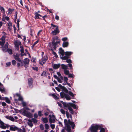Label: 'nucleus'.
Masks as SVG:
<instances>
[{
	"mask_svg": "<svg viewBox=\"0 0 132 132\" xmlns=\"http://www.w3.org/2000/svg\"><path fill=\"white\" fill-rule=\"evenodd\" d=\"M5 36H3L1 38V40L2 41H5Z\"/></svg>",
	"mask_w": 132,
	"mask_h": 132,
	"instance_id": "45",
	"label": "nucleus"
},
{
	"mask_svg": "<svg viewBox=\"0 0 132 132\" xmlns=\"http://www.w3.org/2000/svg\"><path fill=\"white\" fill-rule=\"evenodd\" d=\"M59 87H60L61 88L63 89H64V87H63L61 85L59 84Z\"/></svg>",
	"mask_w": 132,
	"mask_h": 132,
	"instance_id": "56",
	"label": "nucleus"
},
{
	"mask_svg": "<svg viewBox=\"0 0 132 132\" xmlns=\"http://www.w3.org/2000/svg\"><path fill=\"white\" fill-rule=\"evenodd\" d=\"M59 53L60 54H61L62 56L64 55L65 54L64 51L61 48L59 49Z\"/></svg>",
	"mask_w": 132,
	"mask_h": 132,
	"instance_id": "14",
	"label": "nucleus"
},
{
	"mask_svg": "<svg viewBox=\"0 0 132 132\" xmlns=\"http://www.w3.org/2000/svg\"><path fill=\"white\" fill-rule=\"evenodd\" d=\"M29 60L28 59L26 58L24 60V64L25 66H27L29 64Z\"/></svg>",
	"mask_w": 132,
	"mask_h": 132,
	"instance_id": "15",
	"label": "nucleus"
},
{
	"mask_svg": "<svg viewBox=\"0 0 132 132\" xmlns=\"http://www.w3.org/2000/svg\"><path fill=\"white\" fill-rule=\"evenodd\" d=\"M5 100L6 102L8 103H10V101L9 99L7 97H5Z\"/></svg>",
	"mask_w": 132,
	"mask_h": 132,
	"instance_id": "36",
	"label": "nucleus"
},
{
	"mask_svg": "<svg viewBox=\"0 0 132 132\" xmlns=\"http://www.w3.org/2000/svg\"><path fill=\"white\" fill-rule=\"evenodd\" d=\"M6 16H5V14H4L3 15V18L2 19V21H4V18L5 17H6Z\"/></svg>",
	"mask_w": 132,
	"mask_h": 132,
	"instance_id": "58",
	"label": "nucleus"
},
{
	"mask_svg": "<svg viewBox=\"0 0 132 132\" xmlns=\"http://www.w3.org/2000/svg\"><path fill=\"white\" fill-rule=\"evenodd\" d=\"M57 74L60 77V78L62 80L63 79V77L61 76L60 73L59 72H57Z\"/></svg>",
	"mask_w": 132,
	"mask_h": 132,
	"instance_id": "40",
	"label": "nucleus"
},
{
	"mask_svg": "<svg viewBox=\"0 0 132 132\" xmlns=\"http://www.w3.org/2000/svg\"><path fill=\"white\" fill-rule=\"evenodd\" d=\"M5 43V41H0V45H1L2 46L4 45V43Z\"/></svg>",
	"mask_w": 132,
	"mask_h": 132,
	"instance_id": "55",
	"label": "nucleus"
},
{
	"mask_svg": "<svg viewBox=\"0 0 132 132\" xmlns=\"http://www.w3.org/2000/svg\"><path fill=\"white\" fill-rule=\"evenodd\" d=\"M19 55L18 54H16L15 55H13L14 58L16 60L19 62H21V63H22V62L21 60L19 57Z\"/></svg>",
	"mask_w": 132,
	"mask_h": 132,
	"instance_id": "8",
	"label": "nucleus"
},
{
	"mask_svg": "<svg viewBox=\"0 0 132 132\" xmlns=\"http://www.w3.org/2000/svg\"><path fill=\"white\" fill-rule=\"evenodd\" d=\"M60 42V39H59L58 40H57L56 41H55V40H54V41H53V43H54L55 44V45L59 43Z\"/></svg>",
	"mask_w": 132,
	"mask_h": 132,
	"instance_id": "29",
	"label": "nucleus"
},
{
	"mask_svg": "<svg viewBox=\"0 0 132 132\" xmlns=\"http://www.w3.org/2000/svg\"><path fill=\"white\" fill-rule=\"evenodd\" d=\"M6 118L8 119H9L11 121H13L14 120V118L11 116H6Z\"/></svg>",
	"mask_w": 132,
	"mask_h": 132,
	"instance_id": "24",
	"label": "nucleus"
},
{
	"mask_svg": "<svg viewBox=\"0 0 132 132\" xmlns=\"http://www.w3.org/2000/svg\"><path fill=\"white\" fill-rule=\"evenodd\" d=\"M60 112L63 114H65V111L63 109H61L60 110Z\"/></svg>",
	"mask_w": 132,
	"mask_h": 132,
	"instance_id": "43",
	"label": "nucleus"
},
{
	"mask_svg": "<svg viewBox=\"0 0 132 132\" xmlns=\"http://www.w3.org/2000/svg\"><path fill=\"white\" fill-rule=\"evenodd\" d=\"M38 42V40H37L32 45V47H34L35 46V45Z\"/></svg>",
	"mask_w": 132,
	"mask_h": 132,
	"instance_id": "46",
	"label": "nucleus"
},
{
	"mask_svg": "<svg viewBox=\"0 0 132 132\" xmlns=\"http://www.w3.org/2000/svg\"><path fill=\"white\" fill-rule=\"evenodd\" d=\"M61 103L63 104L64 107L65 109V108H68L70 106V103H66L64 102L63 101H61Z\"/></svg>",
	"mask_w": 132,
	"mask_h": 132,
	"instance_id": "13",
	"label": "nucleus"
},
{
	"mask_svg": "<svg viewBox=\"0 0 132 132\" xmlns=\"http://www.w3.org/2000/svg\"><path fill=\"white\" fill-rule=\"evenodd\" d=\"M32 79L31 78H30L28 79V83L30 86L31 85L32 82Z\"/></svg>",
	"mask_w": 132,
	"mask_h": 132,
	"instance_id": "28",
	"label": "nucleus"
},
{
	"mask_svg": "<svg viewBox=\"0 0 132 132\" xmlns=\"http://www.w3.org/2000/svg\"><path fill=\"white\" fill-rule=\"evenodd\" d=\"M69 43L67 42H64L63 43L62 46L63 47H66L68 46Z\"/></svg>",
	"mask_w": 132,
	"mask_h": 132,
	"instance_id": "19",
	"label": "nucleus"
},
{
	"mask_svg": "<svg viewBox=\"0 0 132 132\" xmlns=\"http://www.w3.org/2000/svg\"><path fill=\"white\" fill-rule=\"evenodd\" d=\"M58 28V27H56V28H55V29L54 30L52 31V34L53 35H55L57 33H59V31Z\"/></svg>",
	"mask_w": 132,
	"mask_h": 132,
	"instance_id": "12",
	"label": "nucleus"
},
{
	"mask_svg": "<svg viewBox=\"0 0 132 132\" xmlns=\"http://www.w3.org/2000/svg\"><path fill=\"white\" fill-rule=\"evenodd\" d=\"M70 106L72 107L74 109H76L77 107L76 105L70 103Z\"/></svg>",
	"mask_w": 132,
	"mask_h": 132,
	"instance_id": "30",
	"label": "nucleus"
},
{
	"mask_svg": "<svg viewBox=\"0 0 132 132\" xmlns=\"http://www.w3.org/2000/svg\"><path fill=\"white\" fill-rule=\"evenodd\" d=\"M99 132H105V129L103 128H101L100 129V130Z\"/></svg>",
	"mask_w": 132,
	"mask_h": 132,
	"instance_id": "50",
	"label": "nucleus"
},
{
	"mask_svg": "<svg viewBox=\"0 0 132 132\" xmlns=\"http://www.w3.org/2000/svg\"><path fill=\"white\" fill-rule=\"evenodd\" d=\"M14 97L15 101L17 102L18 100L22 101V97L20 95V94H16L14 95Z\"/></svg>",
	"mask_w": 132,
	"mask_h": 132,
	"instance_id": "3",
	"label": "nucleus"
},
{
	"mask_svg": "<svg viewBox=\"0 0 132 132\" xmlns=\"http://www.w3.org/2000/svg\"><path fill=\"white\" fill-rule=\"evenodd\" d=\"M0 9L1 11L2 12L3 14H4L5 13V11L4 8L3 7L1 6L0 7Z\"/></svg>",
	"mask_w": 132,
	"mask_h": 132,
	"instance_id": "35",
	"label": "nucleus"
},
{
	"mask_svg": "<svg viewBox=\"0 0 132 132\" xmlns=\"http://www.w3.org/2000/svg\"><path fill=\"white\" fill-rule=\"evenodd\" d=\"M38 114L39 116H41L42 115V112L40 111H39L38 112Z\"/></svg>",
	"mask_w": 132,
	"mask_h": 132,
	"instance_id": "62",
	"label": "nucleus"
},
{
	"mask_svg": "<svg viewBox=\"0 0 132 132\" xmlns=\"http://www.w3.org/2000/svg\"><path fill=\"white\" fill-rule=\"evenodd\" d=\"M17 129V128L14 126H11L10 127V129L12 131H15Z\"/></svg>",
	"mask_w": 132,
	"mask_h": 132,
	"instance_id": "20",
	"label": "nucleus"
},
{
	"mask_svg": "<svg viewBox=\"0 0 132 132\" xmlns=\"http://www.w3.org/2000/svg\"><path fill=\"white\" fill-rule=\"evenodd\" d=\"M55 88L58 92H60V90L59 87H56Z\"/></svg>",
	"mask_w": 132,
	"mask_h": 132,
	"instance_id": "60",
	"label": "nucleus"
},
{
	"mask_svg": "<svg viewBox=\"0 0 132 132\" xmlns=\"http://www.w3.org/2000/svg\"><path fill=\"white\" fill-rule=\"evenodd\" d=\"M7 127H8L7 125L5 124L2 121L0 122V128L3 129H5Z\"/></svg>",
	"mask_w": 132,
	"mask_h": 132,
	"instance_id": "9",
	"label": "nucleus"
},
{
	"mask_svg": "<svg viewBox=\"0 0 132 132\" xmlns=\"http://www.w3.org/2000/svg\"><path fill=\"white\" fill-rule=\"evenodd\" d=\"M68 79L67 78V77H64V82H66V83L67 82V81Z\"/></svg>",
	"mask_w": 132,
	"mask_h": 132,
	"instance_id": "49",
	"label": "nucleus"
},
{
	"mask_svg": "<svg viewBox=\"0 0 132 132\" xmlns=\"http://www.w3.org/2000/svg\"><path fill=\"white\" fill-rule=\"evenodd\" d=\"M45 127L46 129H48L49 128V125L47 124H45Z\"/></svg>",
	"mask_w": 132,
	"mask_h": 132,
	"instance_id": "48",
	"label": "nucleus"
},
{
	"mask_svg": "<svg viewBox=\"0 0 132 132\" xmlns=\"http://www.w3.org/2000/svg\"><path fill=\"white\" fill-rule=\"evenodd\" d=\"M64 73L67 75H68V74H69V71L67 70H64Z\"/></svg>",
	"mask_w": 132,
	"mask_h": 132,
	"instance_id": "31",
	"label": "nucleus"
},
{
	"mask_svg": "<svg viewBox=\"0 0 132 132\" xmlns=\"http://www.w3.org/2000/svg\"><path fill=\"white\" fill-rule=\"evenodd\" d=\"M8 47V44L7 43H6V44L4 47H1L3 48L2 50L4 52H6L7 51V48Z\"/></svg>",
	"mask_w": 132,
	"mask_h": 132,
	"instance_id": "16",
	"label": "nucleus"
},
{
	"mask_svg": "<svg viewBox=\"0 0 132 132\" xmlns=\"http://www.w3.org/2000/svg\"><path fill=\"white\" fill-rule=\"evenodd\" d=\"M69 94L71 96L73 97L74 96V94L71 92L69 91Z\"/></svg>",
	"mask_w": 132,
	"mask_h": 132,
	"instance_id": "47",
	"label": "nucleus"
},
{
	"mask_svg": "<svg viewBox=\"0 0 132 132\" xmlns=\"http://www.w3.org/2000/svg\"><path fill=\"white\" fill-rule=\"evenodd\" d=\"M14 10L9 8L8 10L9 12L8 14H11L13 11Z\"/></svg>",
	"mask_w": 132,
	"mask_h": 132,
	"instance_id": "27",
	"label": "nucleus"
},
{
	"mask_svg": "<svg viewBox=\"0 0 132 132\" xmlns=\"http://www.w3.org/2000/svg\"><path fill=\"white\" fill-rule=\"evenodd\" d=\"M64 122L65 124V128L68 131H70L71 129V127L72 128H74L75 126V124L73 122L70 121V119H69L68 121L66 119H65L64 120Z\"/></svg>",
	"mask_w": 132,
	"mask_h": 132,
	"instance_id": "1",
	"label": "nucleus"
},
{
	"mask_svg": "<svg viewBox=\"0 0 132 132\" xmlns=\"http://www.w3.org/2000/svg\"><path fill=\"white\" fill-rule=\"evenodd\" d=\"M23 114L24 115L28 117H31L32 116V115L30 113L27 112L25 111L23 112Z\"/></svg>",
	"mask_w": 132,
	"mask_h": 132,
	"instance_id": "10",
	"label": "nucleus"
},
{
	"mask_svg": "<svg viewBox=\"0 0 132 132\" xmlns=\"http://www.w3.org/2000/svg\"><path fill=\"white\" fill-rule=\"evenodd\" d=\"M28 124L30 127H32L33 126V124L32 123V121L30 120H29Z\"/></svg>",
	"mask_w": 132,
	"mask_h": 132,
	"instance_id": "32",
	"label": "nucleus"
},
{
	"mask_svg": "<svg viewBox=\"0 0 132 132\" xmlns=\"http://www.w3.org/2000/svg\"><path fill=\"white\" fill-rule=\"evenodd\" d=\"M65 98L67 100H70L71 99L70 96L68 95L67 94L66 95Z\"/></svg>",
	"mask_w": 132,
	"mask_h": 132,
	"instance_id": "34",
	"label": "nucleus"
},
{
	"mask_svg": "<svg viewBox=\"0 0 132 132\" xmlns=\"http://www.w3.org/2000/svg\"><path fill=\"white\" fill-rule=\"evenodd\" d=\"M60 66V64H54L52 65V67L53 68L55 69H58Z\"/></svg>",
	"mask_w": 132,
	"mask_h": 132,
	"instance_id": "18",
	"label": "nucleus"
},
{
	"mask_svg": "<svg viewBox=\"0 0 132 132\" xmlns=\"http://www.w3.org/2000/svg\"><path fill=\"white\" fill-rule=\"evenodd\" d=\"M51 127L52 129H53L55 128V125L54 124H51Z\"/></svg>",
	"mask_w": 132,
	"mask_h": 132,
	"instance_id": "51",
	"label": "nucleus"
},
{
	"mask_svg": "<svg viewBox=\"0 0 132 132\" xmlns=\"http://www.w3.org/2000/svg\"><path fill=\"white\" fill-rule=\"evenodd\" d=\"M60 94L62 98H63L64 97H65L66 95L65 94L62 92L60 93Z\"/></svg>",
	"mask_w": 132,
	"mask_h": 132,
	"instance_id": "33",
	"label": "nucleus"
},
{
	"mask_svg": "<svg viewBox=\"0 0 132 132\" xmlns=\"http://www.w3.org/2000/svg\"><path fill=\"white\" fill-rule=\"evenodd\" d=\"M40 128L41 130H43L44 129V127L43 125L42 124H41L40 125Z\"/></svg>",
	"mask_w": 132,
	"mask_h": 132,
	"instance_id": "41",
	"label": "nucleus"
},
{
	"mask_svg": "<svg viewBox=\"0 0 132 132\" xmlns=\"http://www.w3.org/2000/svg\"><path fill=\"white\" fill-rule=\"evenodd\" d=\"M66 116L68 119L70 118L71 119H72V116L68 112H66Z\"/></svg>",
	"mask_w": 132,
	"mask_h": 132,
	"instance_id": "22",
	"label": "nucleus"
},
{
	"mask_svg": "<svg viewBox=\"0 0 132 132\" xmlns=\"http://www.w3.org/2000/svg\"><path fill=\"white\" fill-rule=\"evenodd\" d=\"M49 117H50L49 119V121L50 123H54L55 122V118L53 115H49Z\"/></svg>",
	"mask_w": 132,
	"mask_h": 132,
	"instance_id": "5",
	"label": "nucleus"
},
{
	"mask_svg": "<svg viewBox=\"0 0 132 132\" xmlns=\"http://www.w3.org/2000/svg\"><path fill=\"white\" fill-rule=\"evenodd\" d=\"M32 120L34 123H37V120L36 119L34 118L32 119Z\"/></svg>",
	"mask_w": 132,
	"mask_h": 132,
	"instance_id": "44",
	"label": "nucleus"
},
{
	"mask_svg": "<svg viewBox=\"0 0 132 132\" xmlns=\"http://www.w3.org/2000/svg\"><path fill=\"white\" fill-rule=\"evenodd\" d=\"M2 105L3 106H5L6 105V103L5 102H3L2 103Z\"/></svg>",
	"mask_w": 132,
	"mask_h": 132,
	"instance_id": "61",
	"label": "nucleus"
},
{
	"mask_svg": "<svg viewBox=\"0 0 132 132\" xmlns=\"http://www.w3.org/2000/svg\"><path fill=\"white\" fill-rule=\"evenodd\" d=\"M100 127V126L96 124L92 125L89 129L92 132H97V130Z\"/></svg>",
	"mask_w": 132,
	"mask_h": 132,
	"instance_id": "2",
	"label": "nucleus"
},
{
	"mask_svg": "<svg viewBox=\"0 0 132 132\" xmlns=\"http://www.w3.org/2000/svg\"><path fill=\"white\" fill-rule=\"evenodd\" d=\"M66 62L68 63H71V61L69 59L67 60L66 61Z\"/></svg>",
	"mask_w": 132,
	"mask_h": 132,
	"instance_id": "63",
	"label": "nucleus"
},
{
	"mask_svg": "<svg viewBox=\"0 0 132 132\" xmlns=\"http://www.w3.org/2000/svg\"><path fill=\"white\" fill-rule=\"evenodd\" d=\"M52 96H53V97L55 99H58L59 98L58 97L54 94H53Z\"/></svg>",
	"mask_w": 132,
	"mask_h": 132,
	"instance_id": "42",
	"label": "nucleus"
},
{
	"mask_svg": "<svg viewBox=\"0 0 132 132\" xmlns=\"http://www.w3.org/2000/svg\"><path fill=\"white\" fill-rule=\"evenodd\" d=\"M14 43L16 49L18 51L19 50V46L21 45V43L19 41L16 40L14 42Z\"/></svg>",
	"mask_w": 132,
	"mask_h": 132,
	"instance_id": "6",
	"label": "nucleus"
},
{
	"mask_svg": "<svg viewBox=\"0 0 132 132\" xmlns=\"http://www.w3.org/2000/svg\"><path fill=\"white\" fill-rule=\"evenodd\" d=\"M51 26L50 27V29H51L52 30L54 29V28H56V27H58L56 26L55 25H54L52 24H51Z\"/></svg>",
	"mask_w": 132,
	"mask_h": 132,
	"instance_id": "21",
	"label": "nucleus"
},
{
	"mask_svg": "<svg viewBox=\"0 0 132 132\" xmlns=\"http://www.w3.org/2000/svg\"><path fill=\"white\" fill-rule=\"evenodd\" d=\"M9 18L8 16H6L4 18V21H5V20H6L7 21H9Z\"/></svg>",
	"mask_w": 132,
	"mask_h": 132,
	"instance_id": "52",
	"label": "nucleus"
},
{
	"mask_svg": "<svg viewBox=\"0 0 132 132\" xmlns=\"http://www.w3.org/2000/svg\"><path fill=\"white\" fill-rule=\"evenodd\" d=\"M42 120L44 123H46L48 122V119L47 118H42Z\"/></svg>",
	"mask_w": 132,
	"mask_h": 132,
	"instance_id": "25",
	"label": "nucleus"
},
{
	"mask_svg": "<svg viewBox=\"0 0 132 132\" xmlns=\"http://www.w3.org/2000/svg\"><path fill=\"white\" fill-rule=\"evenodd\" d=\"M57 79L58 81V82H59L60 83H61L62 82L61 80V79H60V78H57Z\"/></svg>",
	"mask_w": 132,
	"mask_h": 132,
	"instance_id": "59",
	"label": "nucleus"
},
{
	"mask_svg": "<svg viewBox=\"0 0 132 132\" xmlns=\"http://www.w3.org/2000/svg\"><path fill=\"white\" fill-rule=\"evenodd\" d=\"M48 46L51 47V50H53V49L55 48L56 45L55 44L53 43H49Z\"/></svg>",
	"mask_w": 132,
	"mask_h": 132,
	"instance_id": "11",
	"label": "nucleus"
},
{
	"mask_svg": "<svg viewBox=\"0 0 132 132\" xmlns=\"http://www.w3.org/2000/svg\"><path fill=\"white\" fill-rule=\"evenodd\" d=\"M46 72H45L44 71L43 72L42 74H41V75L45 76H46Z\"/></svg>",
	"mask_w": 132,
	"mask_h": 132,
	"instance_id": "57",
	"label": "nucleus"
},
{
	"mask_svg": "<svg viewBox=\"0 0 132 132\" xmlns=\"http://www.w3.org/2000/svg\"><path fill=\"white\" fill-rule=\"evenodd\" d=\"M35 17L36 19H39V16H41L39 14H38L37 13H35Z\"/></svg>",
	"mask_w": 132,
	"mask_h": 132,
	"instance_id": "26",
	"label": "nucleus"
},
{
	"mask_svg": "<svg viewBox=\"0 0 132 132\" xmlns=\"http://www.w3.org/2000/svg\"><path fill=\"white\" fill-rule=\"evenodd\" d=\"M59 16L58 15H56L55 16V19L56 20H58L59 19Z\"/></svg>",
	"mask_w": 132,
	"mask_h": 132,
	"instance_id": "64",
	"label": "nucleus"
},
{
	"mask_svg": "<svg viewBox=\"0 0 132 132\" xmlns=\"http://www.w3.org/2000/svg\"><path fill=\"white\" fill-rule=\"evenodd\" d=\"M12 63L13 65H15L16 64V61L15 60H13L12 61Z\"/></svg>",
	"mask_w": 132,
	"mask_h": 132,
	"instance_id": "54",
	"label": "nucleus"
},
{
	"mask_svg": "<svg viewBox=\"0 0 132 132\" xmlns=\"http://www.w3.org/2000/svg\"><path fill=\"white\" fill-rule=\"evenodd\" d=\"M62 68L64 70H67L68 68V66L64 64H62L61 65Z\"/></svg>",
	"mask_w": 132,
	"mask_h": 132,
	"instance_id": "23",
	"label": "nucleus"
},
{
	"mask_svg": "<svg viewBox=\"0 0 132 132\" xmlns=\"http://www.w3.org/2000/svg\"><path fill=\"white\" fill-rule=\"evenodd\" d=\"M8 53L10 54H12V50L11 49H8L7 50Z\"/></svg>",
	"mask_w": 132,
	"mask_h": 132,
	"instance_id": "38",
	"label": "nucleus"
},
{
	"mask_svg": "<svg viewBox=\"0 0 132 132\" xmlns=\"http://www.w3.org/2000/svg\"><path fill=\"white\" fill-rule=\"evenodd\" d=\"M12 27V25L11 22H9L8 23V28L10 31L11 30Z\"/></svg>",
	"mask_w": 132,
	"mask_h": 132,
	"instance_id": "17",
	"label": "nucleus"
},
{
	"mask_svg": "<svg viewBox=\"0 0 132 132\" xmlns=\"http://www.w3.org/2000/svg\"><path fill=\"white\" fill-rule=\"evenodd\" d=\"M53 41H54V40H55V41H56L57 40H58L59 39L58 37L57 36H54V37H53Z\"/></svg>",
	"mask_w": 132,
	"mask_h": 132,
	"instance_id": "37",
	"label": "nucleus"
},
{
	"mask_svg": "<svg viewBox=\"0 0 132 132\" xmlns=\"http://www.w3.org/2000/svg\"><path fill=\"white\" fill-rule=\"evenodd\" d=\"M20 48H21L20 51L21 53H24V50L22 46H20Z\"/></svg>",
	"mask_w": 132,
	"mask_h": 132,
	"instance_id": "39",
	"label": "nucleus"
},
{
	"mask_svg": "<svg viewBox=\"0 0 132 132\" xmlns=\"http://www.w3.org/2000/svg\"><path fill=\"white\" fill-rule=\"evenodd\" d=\"M47 59V57L46 56H44V57H42V59L39 60L40 64L43 65L44 63H45L46 60Z\"/></svg>",
	"mask_w": 132,
	"mask_h": 132,
	"instance_id": "7",
	"label": "nucleus"
},
{
	"mask_svg": "<svg viewBox=\"0 0 132 132\" xmlns=\"http://www.w3.org/2000/svg\"><path fill=\"white\" fill-rule=\"evenodd\" d=\"M68 39V38L67 37H65L63 38L62 40L64 42Z\"/></svg>",
	"mask_w": 132,
	"mask_h": 132,
	"instance_id": "53",
	"label": "nucleus"
},
{
	"mask_svg": "<svg viewBox=\"0 0 132 132\" xmlns=\"http://www.w3.org/2000/svg\"><path fill=\"white\" fill-rule=\"evenodd\" d=\"M72 52H66L65 53V55L64 56L61 57V58L63 60H65L68 58V56L71 55Z\"/></svg>",
	"mask_w": 132,
	"mask_h": 132,
	"instance_id": "4",
	"label": "nucleus"
}]
</instances>
